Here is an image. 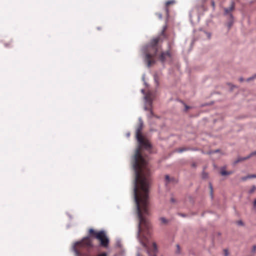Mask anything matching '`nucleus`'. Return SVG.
<instances>
[{
  "label": "nucleus",
  "mask_w": 256,
  "mask_h": 256,
  "mask_svg": "<svg viewBox=\"0 0 256 256\" xmlns=\"http://www.w3.org/2000/svg\"><path fill=\"white\" fill-rule=\"evenodd\" d=\"M207 154H214V150H210L208 152Z\"/></svg>",
  "instance_id": "obj_33"
},
{
  "label": "nucleus",
  "mask_w": 256,
  "mask_h": 256,
  "mask_svg": "<svg viewBox=\"0 0 256 256\" xmlns=\"http://www.w3.org/2000/svg\"><path fill=\"white\" fill-rule=\"evenodd\" d=\"M248 176L249 178H256V174H251V175H248Z\"/></svg>",
  "instance_id": "obj_28"
},
{
  "label": "nucleus",
  "mask_w": 256,
  "mask_h": 256,
  "mask_svg": "<svg viewBox=\"0 0 256 256\" xmlns=\"http://www.w3.org/2000/svg\"><path fill=\"white\" fill-rule=\"evenodd\" d=\"M198 150L197 148H178L177 150V152H178L181 153V152H184L187 151V150H194V151H196V150Z\"/></svg>",
  "instance_id": "obj_8"
},
{
  "label": "nucleus",
  "mask_w": 256,
  "mask_h": 256,
  "mask_svg": "<svg viewBox=\"0 0 256 256\" xmlns=\"http://www.w3.org/2000/svg\"><path fill=\"white\" fill-rule=\"evenodd\" d=\"M156 14L158 16V18L160 19H162V14H160V13H156Z\"/></svg>",
  "instance_id": "obj_29"
},
{
  "label": "nucleus",
  "mask_w": 256,
  "mask_h": 256,
  "mask_svg": "<svg viewBox=\"0 0 256 256\" xmlns=\"http://www.w3.org/2000/svg\"><path fill=\"white\" fill-rule=\"evenodd\" d=\"M146 106L144 108L145 110H149L150 114L153 116L154 114L150 107L152 106V100L150 94H146L144 96Z\"/></svg>",
  "instance_id": "obj_4"
},
{
  "label": "nucleus",
  "mask_w": 256,
  "mask_h": 256,
  "mask_svg": "<svg viewBox=\"0 0 256 256\" xmlns=\"http://www.w3.org/2000/svg\"><path fill=\"white\" fill-rule=\"evenodd\" d=\"M192 166L194 167V168H196V164L195 163H193L192 164Z\"/></svg>",
  "instance_id": "obj_39"
},
{
  "label": "nucleus",
  "mask_w": 256,
  "mask_h": 256,
  "mask_svg": "<svg viewBox=\"0 0 256 256\" xmlns=\"http://www.w3.org/2000/svg\"><path fill=\"white\" fill-rule=\"evenodd\" d=\"M231 20H230V22H228V28H230V27L232 26V24H233V21H232V19L230 18Z\"/></svg>",
  "instance_id": "obj_22"
},
{
  "label": "nucleus",
  "mask_w": 256,
  "mask_h": 256,
  "mask_svg": "<svg viewBox=\"0 0 256 256\" xmlns=\"http://www.w3.org/2000/svg\"><path fill=\"white\" fill-rule=\"evenodd\" d=\"M239 80L240 82H242L244 80V79L242 78H240Z\"/></svg>",
  "instance_id": "obj_38"
},
{
  "label": "nucleus",
  "mask_w": 256,
  "mask_h": 256,
  "mask_svg": "<svg viewBox=\"0 0 256 256\" xmlns=\"http://www.w3.org/2000/svg\"><path fill=\"white\" fill-rule=\"evenodd\" d=\"M152 246H153V248H154V251L155 253L157 252H158V248H157V245H156V244L154 242L152 243Z\"/></svg>",
  "instance_id": "obj_16"
},
{
  "label": "nucleus",
  "mask_w": 256,
  "mask_h": 256,
  "mask_svg": "<svg viewBox=\"0 0 256 256\" xmlns=\"http://www.w3.org/2000/svg\"><path fill=\"white\" fill-rule=\"evenodd\" d=\"M143 126H144L143 121L142 120V118L140 117L138 118V127L136 129V137H138V136H143L142 134V130L143 128Z\"/></svg>",
  "instance_id": "obj_5"
},
{
  "label": "nucleus",
  "mask_w": 256,
  "mask_h": 256,
  "mask_svg": "<svg viewBox=\"0 0 256 256\" xmlns=\"http://www.w3.org/2000/svg\"><path fill=\"white\" fill-rule=\"evenodd\" d=\"M176 3V1L174 0H168L166 3V6L167 7L170 4H174Z\"/></svg>",
  "instance_id": "obj_12"
},
{
  "label": "nucleus",
  "mask_w": 256,
  "mask_h": 256,
  "mask_svg": "<svg viewBox=\"0 0 256 256\" xmlns=\"http://www.w3.org/2000/svg\"><path fill=\"white\" fill-rule=\"evenodd\" d=\"M130 133H128V134H127V136H130Z\"/></svg>",
  "instance_id": "obj_45"
},
{
  "label": "nucleus",
  "mask_w": 256,
  "mask_h": 256,
  "mask_svg": "<svg viewBox=\"0 0 256 256\" xmlns=\"http://www.w3.org/2000/svg\"><path fill=\"white\" fill-rule=\"evenodd\" d=\"M182 103L184 104V111L186 112L188 109L190 108V106H187L186 104H184L182 101H180Z\"/></svg>",
  "instance_id": "obj_17"
},
{
  "label": "nucleus",
  "mask_w": 256,
  "mask_h": 256,
  "mask_svg": "<svg viewBox=\"0 0 256 256\" xmlns=\"http://www.w3.org/2000/svg\"><path fill=\"white\" fill-rule=\"evenodd\" d=\"M170 201H171L172 202H176V200H175L174 198H170Z\"/></svg>",
  "instance_id": "obj_36"
},
{
  "label": "nucleus",
  "mask_w": 256,
  "mask_h": 256,
  "mask_svg": "<svg viewBox=\"0 0 256 256\" xmlns=\"http://www.w3.org/2000/svg\"><path fill=\"white\" fill-rule=\"evenodd\" d=\"M160 40V37H156L152 39L150 42L142 49L144 54V61L147 64L148 67L155 62L153 58L156 56L158 50V43Z\"/></svg>",
  "instance_id": "obj_3"
},
{
  "label": "nucleus",
  "mask_w": 256,
  "mask_h": 256,
  "mask_svg": "<svg viewBox=\"0 0 256 256\" xmlns=\"http://www.w3.org/2000/svg\"><path fill=\"white\" fill-rule=\"evenodd\" d=\"M253 206L254 208H256V198L254 201Z\"/></svg>",
  "instance_id": "obj_30"
},
{
  "label": "nucleus",
  "mask_w": 256,
  "mask_h": 256,
  "mask_svg": "<svg viewBox=\"0 0 256 256\" xmlns=\"http://www.w3.org/2000/svg\"><path fill=\"white\" fill-rule=\"evenodd\" d=\"M220 152V150L219 149H217V150H214V153H216V152Z\"/></svg>",
  "instance_id": "obj_34"
},
{
  "label": "nucleus",
  "mask_w": 256,
  "mask_h": 256,
  "mask_svg": "<svg viewBox=\"0 0 256 256\" xmlns=\"http://www.w3.org/2000/svg\"><path fill=\"white\" fill-rule=\"evenodd\" d=\"M160 220L163 224H166L168 222V220L164 218H160Z\"/></svg>",
  "instance_id": "obj_19"
},
{
  "label": "nucleus",
  "mask_w": 256,
  "mask_h": 256,
  "mask_svg": "<svg viewBox=\"0 0 256 256\" xmlns=\"http://www.w3.org/2000/svg\"><path fill=\"white\" fill-rule=\"evenodd\" d=\"M211 4H212V7L214 8V6H215V4H214V0H212L211 2Z\"/></svg>",
  "instance_id": "obj_32"
},
{
  "label": "nucleus",
  "mask_w": 256,
  "mask_h": 256,
  "mask_svg": "<svg viewBox=\"0 0 256 256\" xmlns=\"http://www.w3.org/2000/svg\"><path fill=\"white\" fill-rule=\"evenodd\" d=\"M176 253L177 254H180L181 253V252H180V246L179 244H176Z\"/></svg>",
  "instance_id": "obj_13"
},
{
  "label": "nucleus",
  "mask_w": 256,
  "mask_h": 256,
  "mask_svg": "<svg viewBox=\"0 0 256 256\" xmlns=\"http://www.w3.org/2000/svg\"><path fill=\"white\" fill-rule=\"evenodd\" d=\"M220 174L222 176H228V171L226 170L225 167H222L220 168Z\"/></svg>",
  "instance_id": "obj_11"
},
{
  "label": "nucleus",
  "mask_w": 256,
  "mask_h": 256,
  "mask_svg": "<svg viewBox=\"0 0 256 256\" xmlns=\"http://www.w3.org/2000/svg\"><path fill=\"white\" fill-rule=\"evenodd\" d=\"M233 173L232 171H228V175L232 174Z\"/></svg>",
  "instance_id": "obj_37"
},
{
  "label": "nucleus",
  "mask_w": 256,
  "mask_h": 256,
  "mask_svg": "<svg viewBox=\"0 0 256 256\" xmlns=\"http://www.w3.org/2000/svg\"><path fill=\"white\" fill-rule=\"evenodd\" d=\"M256 155V151H254V152H251L248 156V158H251L252 156H254Z\"/></svg>",
  "instance_id": "obj_23"
},
{
  "label": "nucleus",
  "mask_w": 256,
  "mask_h": 256,
  "mask_svg": "<svg viewBox=\"0 0 256 256\" xmlns=\"http://www.w3.org/2000/svg\"><path fill=\"white\" fill-rule=\"evenodd\" d=\"M155 82H156V85L158 86V82L156 78H155Z\"/></svg>",
  "instance_id": "obj_41"
},
{
  "label": "nucleus",
  "mask_w": 256,
  "mask_h": 256,
  "mask_svg": "<svg viewBox=\"0 0 256 256\" xmlns=\"http://www.w3.org/2000/svg\"><path fill=\"white\" fill-rule=\"evenodd\" d=\"M256 190V186H252V188L248 191L250 194H252Z\"/></svg>",
  "instance_id": "obj_15"
},
{
  "label": "nucleus",
  "mask_w": 256,
  "mask_h": 256,
  "mask_svg": "<svg viewBox=\"0 0 256 256\" xmlns=\"http://www.w3.org/2000/svg\"><path fill=\"white\" fill-rule=\"evenodd\" d=\"M90 236L84 237L80 242H76L72 247L76 256H80L84 251L93 247L90 237L95 238L100 242V246L104 248H108L110 240L104 230L98 232L94 230L93 228L89 230Z\"/></svg>",
  "instance_id": "obj_2"
},
{
  "label": "nucleus",
  "mask_w": 256,
  "mask_h": 256,
  "mask_svg": "<svg viewBox=\"0 0 256 256\" xmlns=\"http://www.w3.org/2000/svg\"><path fill=\"white\" fill-rule=\"evenodd\" d=\"M209 188L210 189V196H211L212 198L213 197V188H212V184L211 182L209 183Z\"/></svg>",
  "instance_id": "obj_14"
},
{
  "label": "nucleus",
  "mask_w": 256,
  "mask_h": 256,
  "mask_svg": "<svg viewBox=\"0 0 256 256\" xmlns=\"http://www.w3.org/2000/svg\"><path fill=\"white\" fill-rule=\"evenodd\" d=\"M248 156H246V157H239L237 158L234 164H236L240 162H241L242 161H244V160H246L248 159Z\"/></svg>",
  "instance_id": "obj_10"
},
{
  "label": "nucleus",
  "mask_w": 256,
  "mask_h": 256,
  "mask_svg": "<svg viewBox=\"0 0 256 256\" xmlns=\"http://www.w3.org/2000/svg\"><path fill=\"white\" fill-rule=\"evenodd\" d=\"M142 92L143 94H144V90H142Z\"/></svg>",
  "instance_id": "obj_44"
},
{
  "label": "nucleus",
  "mask_w": 256,
  "mask_h": 256,
  "mask_svg": "<svg viewBox=\"0 0 256 256\" xmlns=\"http://www.w3.org/2000/svg\"><path fill=\"white\" fill-rule=\"evenodd\" d=\"M9 45H10V44H4V46H6V47H8V46Z\"/></svg>",
  "instance_id": "obj_40"
},
{
  "label": "nucleus",
  "mask_w": 256,
  "mask_h": 256,
  "mask_svg": "<svg viewBox=\"0 0 256 256\" xmlns=\"http://www.w3.org/2000/svg\"><path fill=\"white\" fill-rule=\"evenodd\" d=\"M237 224L238 225V226H244V222L242 221V220H238L236 222Z\"/></svg>",
  "instance_id": "obj_25"
},
{
  "label": "nucleus",
  "mask_w": 256,
  "mask_h": 256,
  "mask_svg": "<svg viewBox=\"0 0 256 256\" xmlns=\"http://www.w3.org/2000/svg\"><path fill=\"white\" fill-rule=\"evenodd\" d=\"M136 256H142L140 253H138Z\"/></svg>",
  "instance_id": "obj_43"
},
{
  "label": "nucleus",
  "mask_w": 256,
  "mask_h": 256,
  "mask_svg": "<svg viewBox=\"0 0 256 256\" xmlns=\"http://www.w3.org/2000/svg\"><path fill=\"white\" fill-rule=\"evenodd\" d=\"M234 3L232 2L231 6L229 8H224V14H229L230 18L232 19H233V16L232 14L230 13V12L234 9Z\"/></svg>",
  "instance_id": "obj_7"
},
{
  "label": "nucleus",
  "mask_w": 256,
  "mask_h": 256,
  "mask_svg": "<svg viewBox=\"0 0 256 256\" xmlns=\"http://www.w3.org/2000/svg\"><path fill=\"white\" fill-rule=\"evenodd\" d=\"M256 78V74H254V76H252L248 78L246 80L248 82H249V81L254 80Z\"/></svg>",
  "instance_id": "obj_20"
},
{
  "label": "nucleus",
  "mask_w": 256,
  "mask_h": 256,
  "mask_svg": "<svg viewBox=\"0 0 256 256\" xmlns=\"http://www.w3.org/2000/svg\"><path fill=\"white\" fill-rule=\"evenodd\" d=\"M153 256H156V255L154 254V255Z\"/></svg>",
  "instance_id": "obj_46"
},
{
  "label": "nucleus",
  "mask_w": 256,
  "mask_h": 256,
  "mask_svg": "<svg viewBox=\"0 0 256 256\" xmlns=\"http://www.w3.org/2000/svg\"><path fill=\"white\" fill-rule=\"evenodd\" d=\"M208 38V39H210V38H211V34L210 32H205Z\"/></svg>",
  "instance_id": "obj_26"
},
{
  "label": "nucleus",
  "mask_w": 256,
  "mask_h": 256,
  "mask_svg": "<svg viewBox=\"0 0 256 256\" xmlns=\"http://www.w3.org/2000/svg\"><path fill=\"white\" fill-rule=\"evenodd\" d=\"M166 12L168 14V10L167 8H166Z\"/></svg>",
  "instance_id": "obj_42"
},
{
  "label": "nucleus",
  "mask_w": 256,
  "mask_h": 256,
  "mask_svg": "<svg viewBox=\"0 0 256 256\" xmlns=\"http://www.w3.org/2000/svg\"><path fill=\"white\" fill-rule=\"evenodd\" d=\"M178 214L180 216H182V217H186V215L185 214Z\"/></svg>",
  "instance_id": "obj_35"
},
{
  "label": "nucleus",
  "mask_w": 256,
  "mask_h": 256,
  "mask_svg": "<svg viewBox=\"0 0 256 256\" xmlns=\"http://www.w3.org/2000/svg\"><path fill=\"white\" fill-rule=\"evenodd\" d=\"M136 138L138 147L132 158V164L135 174L134 196L138 219L136 237L142 244H146L140 238V233H144L143 236L146 239L150 234L152 226L145 216L149 214L148 190L152 173L148 160L142 156L141 150L150 151L152 146L148 138L144 136Z\"/></svg>",
  "instance_id": "obj_1"
},
{
  "label": "nucleus",
  "mask_w": 256,
  "mask_h": 256,
  "mask_svg": "<svg viewBox=\"0 0 256 256\" xmlns=\"http://www.w3.org/2000/svg\"><path fill=\"white\" fill-rule=\"evenodd\" d=\"M202 178L204 179L207 178H208V174L204 172L202 174Z\"/></svg>",
  "instance_id": "obj_18"
},
{
  "label": "nucleus",
  "mask_w": 256,
  "mask_h": 256,
  "mask_svg": "<svg viewBox=\"0 0 256 256\" xmlns=\"http://www.w3.org/2000/svg\"><path fill=\"white\" fill-rule=\"evenodd\" d=\"M165 179L166 181V184L172 182V183H176L177 181L174 178H170L169 176L166 175L165 176Z\"/></svg>",
  "instance_id": "obj_9"
},
{
  "label": "nucleus",
  "mask_w": 256,
  "mask_h": 256,
  "mask_svg": "<svg viewBox=\"0 0 256 256\" xmlns=\"http://www.w3.org/2000/svg\"><path fill=\"white\" fill-rule=\"evenodd\" d=\"M170 58V52L169 50H168L165 52H162L160 55V56L159 58L162 62L164 63L168 58Z\"/></svg>",
  "instance_id": "obj_6"
},
{
  "label": "nucleus",
  "mask_w": 256,
  "mask_h": 256,
  "mask_svg": "<svg viewBox=\"0 0 256 256\" xmlns=\"http://www.w3.org/2000/svg\"><path fill=\"white\" fill-rule=\"evenodd\" d=\"M252 252L254 254V255L256 252V245H254L252 248Z\"/></svg>",
  "instance_id": "obj_21"
},
{
  "label": "nucleus",
  "mask_w": 256,
  "mask_h": 256,
  "mask_svg": "<svg viewBox=\"0 0 256 256\" xmlns=\"http://www.w3.org/2000/svg\"><path fill=\"white\" fill-rule=\"evenodd\" d=\"M248 178H248V176H244V177L242 178V181H245V180H246Z\"/></svg>",
  "instance_id": "obj_27"
},
{
  "label": "nucleus",
  "mask_w": 256,
  "mask_h": 256,
  "mask_svg": "<svg viewBox=\"0 0 256 256\" xmlns=\"http://www.w3.org/2000/svg\"><path fill=\"white\" fill-rule=\"evenodd\" d=\"M224 256H228V255L229 254L228 250H226V249H224Z\"/></svg>",
  "instance_id": "obj_24"
},
{
  "label": "nucleus",
  "mask_w": 256,
  "mask_h": 256,
  "mask_svg": "<svg viewBox=\"0 0 256 256\" xmlns=\"http://www.w3.org/2000/svg\"><path fill=\"white\" fill-rule=\"evenodd\" d=\"M147 253H148V256H154V254H153V255H152V254H151V253H150V251L149 250H147Z\"/></svg>",
  "instance_id": "obj_31"
}]
</instances>
